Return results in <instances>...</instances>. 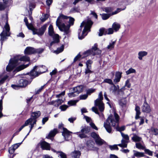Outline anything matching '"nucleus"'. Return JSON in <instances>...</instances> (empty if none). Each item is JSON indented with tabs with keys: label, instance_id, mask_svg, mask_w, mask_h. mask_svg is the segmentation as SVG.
<instances>
[{
	"label": "nucleus",
	"instance_id": "60",
	"mask_svg": "<svg viewBox=\"0 0 158 158\" xmlns=\"http://www.w3.org/2000/svg\"><path fill=\"white\" fill-rule=\"evenodd\" d=\"M95 90V89L91 88L88 89L87 91V94L88 95H90L91 93L94 92Z\"/></svg>",
	"mask_w": 158,
	"mask_h": 158
},
{
	"label": "nucleus",
	"instance_id": "57",
	"mask_svg": "<svg viewBox=\"0 0 158 158\" xmlns=\"http://www.w3.org/2000/svg\"><path fill=\"white\" fill-rule=\"evenodd\" d=\"M29 123L28 122V121H27V120L25 121L24 124L19 129L18 131H20L24 127L27 126Z\"/></svg>",
	"mask_w": 158,
	"mask_h": 158
},
{
	"label": "nucleus",
	"instance_id": "21",
	"mask_svg": "<svg viewBox=\"0 0 158 158\" xmlns=\"http://www.w3.org/2000/svg\"><path fill=\"white\" fill-rule=\"evenodd\" d=\"M94 143L91 140L87 141L86 142V144L89 149L93 150L94 148Z\"/></svg>",
	"mask_w": 158,
	"mask_h": 158
},
{
	"label": "nucleus",
	"instance_id": "63",
	"mask_svg": "<svg viewBox=\"0 0 158 158\" xmlns=\"http://www.w3.org/2000/svg\"><path fill=\"white\" fill-rule=\"evenodd\" d=\"M103 10L106 13L110 12L112 11V8L110 7H107L105 8Z\"/></svg>",
	"mask_w": 158,
	"mask_h": 158
},
{
	"label": "nucleus",
	"instance_id": "14",
	"mask_svg": "<svg viewBox=\"0 0 158 158\" xmlns=\"http://www.w3.org/2000/svg\"><path fill=\"white\" fill-rule=\"evenodd\" d=\"M92 55L93 56L95 55H100L102 52V51L98 48V45L95 44L92 47Z\"/></svg>",
	"mask_w": 158,
	"mask_h": 158
},
{
	"label": "nucleus",
	"instance_id": "52",
	"mask_svg": "<svg viewBox=\"0 0 158 158\" xmlns=\"http://www.w3.org/2000/svg\"><path fill=\"white\" fill-rule=\"evenodd\" d=\"M63 102V101L62 99H58L56 100V103L55 106H58L59 105L61 104Z\"/></svg>",
	"mask_w": 158,
	"mask_h": 158
},
{
	"label": "nucleus",
	"instance_id": "54",
	"mask_svg": "<svg viewBox=\"0 0 158 158\" xmlns=\"http://www.w3.org/2000/svg\"><path fill=\"white\" fill-rule=\"evenodd\" d=\"M57 152L59 153V155L61 158H67V156L64 153L61 151H58Z\"/></svg>",
	"mask_w": 158,
	"mask_h": 158
},
{
	"label": "nucleus",
	"instance_id": "1",
	"mask_svg": "<svg viewBox=\"0 0 158 158\" xmlns=\"http://www.w3.org/2000/svg\"><path fill=\"white\" fill-rule=\"evenodd\" d=\"M119 118V116L116 113H114V117L111 115L108 117L106 122H105L104 123V127L108 133H110L112 131L110 123H112V126L114 127H115L117 125L116 128L117 131H118L121 132L122 131L125 130V127L124 126H123L121 127H118Z\"/></svg>",
	"mask_w": 158,
	"mask_h": 158
},
{
	"label": "nucleus",
	"instance_id": "59",
	"mask_svg": "<svg viewBox=\"0 0 158 158\" xmlns=\"http://www.w3.org/2000/svg\"><path fill=\"white\" fill-rule=\"evenodd\" d=\"M68 106L66 105H63L61 106L59 108L61 109V110L64 111L66 110L68 108Z\"/></svg>",
	"mask_w": 158,
	"mask_h": 158
},
{
	"label": "nucleus",
	"instance_id": "15",
	"mask_svg": "<svg viewBox=\"0 0 158 158\" xmlns=\"http://www.w3.org/2000/svg\"><path fill=\"white\" fill-rule=\"evenodd\" d=\"M40 146L41 148L43 150H50V144L45 141H43L40 143Z\"/></svg>",
	"mask_w": 158,
	"mask_h": 158
},
{
	"label": "nucleus",
	"instance_id": "27",
	"mask_svg": "<svg viewBox=\"0 0 158 158\" xmlns=\"http://www.w3.org/2000/svg\"><path fill=\"white\" fill-rule=\"evenodd\" d=\"M83 86L82 85H80L77 86L76 87H74L73 89V90L74 91H76V92L78 94L80 93L83 91Z\"/></svg>",
	"mask_w": 158,
	"mask_h": 158
},
{
	"label": "nucleus",
	"instance_id": "58",
	"mask_svg": "<svg viewBox=\"0 0 158 158\" xmlns=\"http://www.w3.org/2000/svg\"><path fill=\"white\" fill-rule=\"evenodd\" d=\"M22 142L20 143H18L14 144L12 146V147L13 148L14 150H15L22 144Z\"/></svg>",
	"mask_w": 158,
	"mask_h": 158
},
{
	"label": "nucleus",
	"instance_id": "33",
	"mask_svg": "<svg viewBox=\"0 0 158 158\" xmlns=\"http://www.w3.org/2000/svg\"><path fill=\"white\" fill-rule=\"evenodd\" d=\"M48 34L50 36H52L54 34V32L52 26L50 24L48 27Z\"/></svg>",
	"mask_w": 158,
	"mask_h": 158
},
{
	"label": "nucleus",
	"instance_id": "56",
	"mask_svg": "<svg viewBox=\"0 0 158 158\" xmlns=\"http://www.w3.org/2000/svg\"><path fill=\"white\" fill-rule=\"evenodd\" d=\"M144 152L145 153L150 156H152L153 155V152L152 151L148 149H144Z\"/></svg>",
	"mask_w": 158,
	"mask_h": 158
},
{
	"label": "nucleus",
	"instance_id": "13",
	"mask_svg": "<svg viewBox=\"0 0 158 158\" xmlns=\"http://www.w3.org/2000/svg\"><path fill=\"white\" fill-rule=\"evenodd\" d=\"M142 111L143 112L149 113L151 111L150 106L147 103L146 99L142 106Z\"/></svg>",
	"mask_w": 158,
	"mask_h": 158
},
{
	"label": "nucleus",
	"instance_id": "32",
	"mask_svg": "<svg viewBox=\"0 0 158 158\" xmlns=\"http://www.w3.org/2000/svg\"><path fill=\"white\" fill-rule=\"evenodd\" d=\"M92 48L90 49H89L85 51L83 53V55H84V56L82 57V58L87 57L90 55H92Z\"/></svg>",
	"mask_w": 158,
	"mask_h": 158
},
{
	"label": "nucleus",
	"instance_id": "29",
	"mask_svg": "<svg viewBox=\"0 0 158 158\" xmlns=\"http://www.w3.org/2000/svg\"><path fill=\"white\" fill-rule=\"evenodd\" d=\"M59 35H56L53 37V40L52 41L50 44V46H51L55 43H58L59 42V40L58 38Z\"/></svg>",
	"mask_w": 158,
	"mask_h": 158
},
{
	"label": "nucleus",
	"instance_id": "25",
	"mask_svg": "<svg viewBox=\"0 0 158 158\" xmlns=\"http://www.w3.org/2000/svg\"><path fill=\"white\" fill-rule=\"evenodd\" d=\"M81 154V153L80 151L76 150L74 151L71 153L72 156L73 158H79Z\"/></svg>",
	"mask_w": 158,
	"mask_h": 158
},
{
	"label": "nucleus",
	"instance_id": "3",
	"mask_svg": "<svg viewBox=\"0 0 158 158\" xmlns=\"http://www.w3.org/2000/svg\"><path fill=\"white\" fill-rule=\"evenodd\" d=\"M29 60V57L27 56L21 57L19 56H15L10 60L9 64L6 66V69L7 71L10 72L18 65L21 61H28Z\"/></svg>",
	"mask_w": 158,
	"mask_h": 158
},
{
	"label": "nucleus",
	"instance_id": "37",
	"mask_svg": "<svg viewBox=\"0 0 158 158\" xmlns=\"http://www.w3.org/2000/svg\"><path fill=\"white\" fill-rule=\"evenodd\" d=\"M132 139L134 142H139L141 141V138L135 135L132 137Z\"/></svg>",
	"mask_w": 158,
	"mask_h": 158
},
{
	"label": "nucleus",
	"instance_id": "61",
	"mask_svg": "<svg viewBox=\"0 0 158 158\" xmlns=\"http://www.w3.org/2000/svg\"><path fill=\"white\" fill-rule=\"evenodd\" d=\"M93 63V61L90 60H87L86 63V67H91V66L89 65Z\"/></svg>",
	"mask_w": 158,
	"mask_h": 158
},
{
	"label": "nucleus",
	"instance_id": "2",
	"mask_svg": "<svg viewBox=\"0 0 158 158\" xmlns=\"http://www.w3.org/2000/svg\"><path fill=\"white\" fill-rule=\"evenodd\" d=\"M60 17L64 19H69V24L67 26H66L64 23L60 24V23L59 21V17H58L56 21V25L58 27L60 30L64 31V35H69L70 32L69 30L70 26L73 25L75 19L74 18L72 17L67 16L63 15H61Z\"/></svg>",
	"mask_w": 158,
	"mask_h": 158
},
{
	"label": "nucleus",
	"instance_id": "9",
	"mask_svg": "<svg viewBox=\"0 0 158 158\" xmlns=\"http://www.w3.org/2000/svg\"><path fill=\"white\" fill-rule=\"evenodd\" d=\"M63 126V124L62 123L60 124L59 125L58 128L60 129L62 127L63 131L62 132V135L66 140H68L69 138L71 136L70 133H72V132L68 131L66 128L64 127Z\"/></svg>",
	"mask_w": 158,
	"mask_h": 158
},
{
	"label": "nucleus",
	"instance_id": "16",
	"mask_svg": "<svg viewBox=\"0 0 158 158\" xmlns=\"http://www.w3.org/2000/svg\"><path fill=\"white\" fill-rule=\"evenodd\" d=\"M25 54L30 55L35 54V48L31 47H27L24 51Z\"/></svg>",
	"mask_w": 158,
	"mask_h": 158
},
{
	"label": "nucleus",
	"instance_id": "10",
	"mask_svg": "<svg viewBox=\"0 0 158 158\" xmlns=\"http://www.w3.org/2000/svg\"><path fill=\"white\" fill-rule=\"evenodd\" d=\"M41 115V112L39 111H36L35 112L31 113V117L27 120L30 123L33 121H34V123L36 122V119L39 118Z\"/></svg>",
	"mask_w": 158,
	"mask_h": 158
},
{
	"label": "nucleus",
	"instance_id": "5",
	"mask_svg": "<svg viewBox=\"0 0 158 158\" xmlns=\"http://www.w3.org/2000/svg\"><path fill=\"white\" fill-rule=\"evenodd\" d=\"M47 70L45 66H35L30 72V75L34 77L38 76L39 75L45 73Z\"/></svg>",
	"mask_w": 158,
	"mask_h": 158
},
{
	"label": "nucleus",
	"instance_id": "23",
	"mask_svg": "<svg viewBox=\"0 0 158 158\" xmlns=\"http://www.w3.org/2000/svg\"><path fill=\"white\" fill-rule=\"evenodd\" d=\"M133 152L134 153V155L138 158L145 156V155L143 152H140L135 150L133 151Z\"/></svg>",
	"mask_w": 158,
	"mask_h": 158
},
{
	"label": "nucleus",
	"instance_id": "19",
	"mask_svg": "<svg viewBox=\"0 0 158 158\" xmlns=\"http://www.w3.org/2000/svg\"><path fill=\"white\" fill-rule=\"evenodd\" d=\"M57 133V130L54 129L53 130L51 131L47 136H46V138L48 139H51V138L54 137Z\"/></svg>",
	"mask_w": 158,
	"mask_h": 158
},
{
	"label": "nucleus",
	"instance_id": "38",
	"mask_svg": "<svg viewBox=\"0 0 158 158\" xmlns=\"http://www.w3.org/2000/svg\"><path fill=\"white\" fill-rule=\"evenodd\" d=\"M44 51V49L43 48H35V53H38L39 54H41Z\"/></svg>",
	"mask_w": 158,
	"mask_h": 158
},
{
	"label": "nucleus",
	"instance_id": "46",
	"mask_svg": "<svg viewBox=\"0 0 158 158\" xmlns=\"http://www.w3.org/2000/svg\"><path fill=\"white\" fill-rule=\"evenodd\" d=\"M47 83L45 84H44V85L42 86L39 89H37L36 90H35V93L36 94H39L42 90L45 88V86L47 84Z\"/></svg>",
	"mask_w": 158,
	"mask_h": 158
},
{
	"label": "nucleus",
	"instance_id": "7",
	"mask_svg": "<svg viewBox=\"0 0 158 158\" xmlns=\"http://www.w3.org/2000/svg\"><path fill=\"white\" fill-rule=\"evenodd\" d=\"M90 130V127L88 126H85L82 127L80 132H77L75 133L77 134L81 139L86 138L87 136L85 134L89 133Z\"/></svg>",
	"mask_w": 158,
	"mask_h": 158
},
{
	"label": "nucleus",
	"instance_id": "48",
	"mask_svg": "<svg viewBox=\"0 0 158 158\" xmlns=\"http://www.w3.org/2000/svg\"><path fill=\"white\" fill-rule=\"evenodd\" d=\"M135 70L132 68L129 69L127 71H126L127 74L128 75L131 73H135Z\"/></svg>",
	"mask_w": 158,
	"mask_h": 158
},
{
	"label": "nucleus",
	"instance_id": "11",
	"mask_svg": "<svg viewBox=\"0 0 158 158\" xmlns=\"http://www.w3.org/2000/svg\"><path fill=\"white\" fill-rule=\"evenodd\" d=\"M32 77V76L31 77L30 79L28 80H27L24 79H21L19 80L17 84H19V86L21 87H25L31 83L32 79L34 78V77Z\"/></svg>",
	"mask_w": 158,
	"mask_h": 158
},
{
	"label": "nucleus",
	"instance_id": "30",
	"mask_svg": "<svg viewBox=\"0 0 158 158\" xmlns=\"http://www.w3.org/2000/svg\"><path fill=\"white\" fill-rule=\"evenodd\" d=\"M120 25L117 23L115 22L112 25V27L113 29L115 31H117L120 28Z\"/></svg>",
	"mask_w": 158,
	"mask_h": 158
},
{
	"label": "nucleus",
	"instance_id": "49",
	"mask_svg": "<svg viewBox=\"0 0 158 158\" xmlns=\"http://www.w3.org/2000/svg\"><path fill=\"white\" fill-rule=\"evenodd\" d=\"M103 82V83H108L110 84V85H113V81H112L111 79H105Z\"/></svg>",
	"mask_w": 158,
	"mask_h": 158
},
{
	"label": "nucleus",
	"instance_id": "45",
	"mask_svg": "<svg viewBox=\"0 0 158 158\" xmlns=\"http://www.w3.org/2000/svg\"><path fill=\"white\" fill-rule=\"evenodd\" d=\"M91 67H86L85 69V74H89L92 73L93 72L91 70Z\"/></svg>",
	"mask_w": 158,
	"mask_h": 158
},
{
	"label": "nucleus",
	"instance_id": "64",
	"mask_svg": "<svg viewBox=\"0 0 158 158\" xmlns=\"http://www.w3.org/2000/svg\"><path fill=\"white\" fill-rule=\"evenodd\" d=\"M81 57V55L79 53L77 56H75L73 60V62H75L78 60Z\"/></svg>",
	"mask_w": 158,
	"mask_h": 158
},
{
	"label": "nucleus",
	"instance_id": "35",
	"mask_svg": "<svg viewBox=\"0 0 158 158\" xmlns=\"http://www.w3.org/2000/svg\"><path fill=\"white\" fill-rule=\"evenodd\" d=\"M103 99L102 92H101L99 94L98 98L96 99L94 102H102V100Z\"/></svg>",
	"mask_w": 158,
	"mask_h": 158
},
{
	"label": "nucleus",
	"instance_id": "26",
	"mask_svg": "<svg viewBox=\"0 0 158 158\" xmlns=\"http://www.w3.org/2000/svg\"><path fill=\"white\" fill-rule=\"evenodd\" d=\"M140 108L139 106H135V110L136 112L135 118L136 119H138L140 118L139 115L140 114Z\"/></svg>",
	"mask_w": 158,
	"mask_h": 158
},
{
	"label": "nucleus",
	"instance_id": "50",
	"mask_svg": "<svg viewBox=\"0 0 158 158\" xmlns=\"http://www.w3.org/2000/svg\"><path fill=\"white\" fill-rule=\"evenodd\" d=\"M151 130L154 135H158V129L152 127L151 128Z\"/></svg>",
	"mask_w": 158,
	"mask_h": 158
},
{
	"label": "nucleus",
	"instance_id": "24",
	"mask_svg": "<svg viewBox=\"0 0 158 158\" xmlns=\"http://www.w3.org/2000/svg\"><path fill=\"white\" fill-rule=\"evenodd\" d=\"M116 42V40L114 41H111L109 43V44L106 47L110 51L113 49Z\"/></svg>",
	"mask_w": 158,
	"mask_h": 158
},
{
	"label": "nucleus",
	"instance_id": "39",
	"mask_svg": "<svg viewBox=\"0 0 158 158\" xmlns=\"http://www.w3.org/2000/svg\"><path fill=\"white\" fill-rule=\"evenodd\" d=\"M136 147L139 149L143 150L145 147L142 145L140 143H137L135 144Z\"/></svg>",
	"mask_w": 158,
	"mask_h": 158
},
{
	"label": "nucleus",
	"instance_id": "12",
	"mask_svg": "<svg viewBox=\"0 0 158 158\" xmlns=\"http://www.w3.org/2000/svg\"><path fill=\"white\" fill-rule=\"evenodd\" d=\"M47 26V25L45 24L39 29H35V31H33V34H37L39 36L43 35L46 30Z\"/></svg>",
	"mask_w": 158,
	"mask_h": 158
},
{
	"label": "nucleus",
	"instance_id": "17",
	"mask_svg": "<svg viewBox=\"0 0 158 158\" xmlns=\"http://www.w3.org/2000/svg\"><path fill=\"white\" fill-rule=\"evenodd\" d=\"M122 73L120 72H116L115 74V77L114 80V82L116 84L119 82L122 77Z\"/></svg>",
	"mask_w": 158,
	"mask_h": 158
},
{
	"label": "nucleus",
	"instance_id": "41",
	"mask_svg": "<svg viewBox=\"0 0 158 158\" xmlns=\"http://www.w3.org/2000/svg\"><path fill=\"white\" fill-rule=\"evenodd\" d=\"M79 10L78 7H75L73 8H71L70 11V13H73L75 12H79Z\"/></svg>",
	"mask_w": 158,
	"mask_h": 158
},
{
	"label": "nucleus",
	"instance_id": "40",
	"mask_svg": "<svg viewBox=\"0 0 158 158\" xmlns=\"http://www.w3.org/2000/svg\"><path fill=\"white\" fill-rule=\"evenodd\" d=\"M64 49V46L62 45L60 47L58 48L56 50L54 51V52L58 54L62 52Z\"/></svg>",
	"mask_w": 158,
	"mask_h": 158
},
{
	"label": "nucleus",
	"instance_id": "31",
	"mask_svg": "<svg viewBox=\"0 0 158 158\" xmlns=\"http://www.w3.org/2000/svg\"><path fill=\"white\" fill-rule=\"evenodd\" d=\"M119 105L122 107L125 106L127 100L126 98H123L121 99L119 102Z\"/></svg>",
	"mask_w": 158,
	"mask_h": 158
},
{
	"label": "nucleus",
	"instance_id": "62",
	"mask_svg": "<svg viewBox=\"0 0 158 158\" xmlns=\"http://www.w3.org/2000/svg\"><path fill=\"white\" fill-rule=\"evenodd\" d=\"M131 84L130 83V80L129 79H128L126 81L125 84L124 86H125V87L126 86L128 88H130L131 87Z\"/></svg>",
	"mask_w": 158,
	"mask_h": 158
},
{
	"label": "nucleus",
	"instance_id": "18",
	"mask_svg": "<svg viewBox=\"0 0 158 158\" xmlns=\"http://www.w3.org/2000/svg\"><path fill=\"white\" fill-rule=\"evenodd\" d=\"M95 106L98 107L99 110L101 112L104 110V104L102 102H94Z\"/></svg>",
	"mask_w": 158,
	"mask_h": 158
},
{
	"label": "nucleus",
	"instance_id": "47",
	"mask_svg": "<svg viewBox=\"0 0 158 158\" xmlns=\"http://www.w3.org/2000/svg\"><path fill=\"white\" fill-rule=\"evenodd\" d=\"M91 136L95 140L99 137L98 135L96 134V133L94 132H92L91 134Z\"/></svg>",
	"mask_w": 158,
	"mask_h": 158
},
{
	"label": "nucleus",
	"instance_id": "20",
	"mask_svg": "<svg viewBox=\"0 0 158 158\" xmlns=\"http://www.w3.org/2000/svg\"><path fill=\"white\" fill-rule=\"evenodd\" d=\"M113 86H112L110 88V90H112V92L114 94H116L117 92V94H118L119 86L118 85L116 86L114 84L112 85Z\"/></svg>",
	"mask_w": 158,
	"mask_h": 158
},
{
	"label": "nucleus",
	"instance_id": "28",
	"mask_svg": "<svg viewBox=\"0 0 158 158\" xmlns=\"http://www.w3.org/2000/svg\"><path fill=\"white\" fill-rule=\"evenodd\" d=\"M29 64L26 65L23 64L20 65L16 68L15 70L17 72L20 71L27 67L29 65Z\"/></svg>",
	"mask_w": 158,
	"mask_h": 158
},
{
	"label": "nucleus",
	"instance_id": "51",
	"mask_svg": "<svg viewBox=\"0 0 158 158\" xmlns=\"http://www.w3.org/2000/svg\"><path fill=\"white\" fill-rule=\"evenodd\" d=\"M26 26L29 29L32 30L33 32L34 31H35V29L34 27L31 24L28 23Z\"/></svg>",
	"mask_w": 158,
	"mask_h": 158
},
{
	"label": "nucleus",
	"instance_id": "43",
	"mask_svg": "<svg viewBox=\"0 0 158 158\" xmlns=\"http://www.w3.org/2000/svg\"><path fill=\"white\" fill-rule=\"evenodd\" d=\"M99 33H98V35L99 36H102L103 34H106V31L105 30V29L104 28H101L99 30Z\"/></svg>",
	"mask_w": 158,
	"mask_h": 158
},
{
	"label": "nucleus",
	"instance_id": "4",
	"mask_svg": "<svg viewBox=\"0 0 158 158\" xmlns=\"http://www.w3.org/2000/svg\"><path fill=\"white\" fill-rule=\"evenodd\" d=\"M93 22L90 19H88L87 21H83L80 26V28L78 31V38L82 40L87 35V31H90V29Z\"/></svg>",
	"mask_w": 158,
	"mask_h": 158
},
{
	"label": "nucleus",
	"instance_id": "55",
	"mask_svg": "<svg viewBox=\"0 0 158 158\" xmlns=\"http://www.w3.org/2000/svg\"><path fill=\"white\" fill-rule=\"evenodd\" d=\"M109 148L111 150H118V148L117 147V145H109Z\"/></svg>",
	"mask_w": 158,
	"mask_h": 158
},
{
	"label": "nucleus",
	"instance_id": "36",
	"mask_svg": "<svg viewBox=\"0 0 158 158\" xmlns=\"http://www.w3.org/2000/svg\"><path fill=\"white\" fill-rule=\"evenodd\" d=\"M100 15L101 16L102 19L103 20L107 19L111 15L110 14L105 13L100 14Z\"/></svg>",
	"mask_w": 158,
	"mask_h": 158
},
{
	"label": "nucleus",
	"instance_id": "42",
	"mask_svg": "<svg viewBox=\"0 0 158 158\" xmlns=\"http://www.w3.org/2000/svg\"><path fill=\"white\" fill-rule=\"evenodd\" d=\"M73 92L69 93L68 94L70 98L74 97L76 96H77L78 94V93L76 92V91H74L73 90Z\"/></svg>",
	"mask_w": 158,
	"mask_h": 158
},
{
	"label": "nucleus",
	"instance_id": "6",
	"mask_svg": "<svg viewBox=\"0 0 158 158\" xmlns=\"http://www.w3.org/2000/svg\"><path fill=\"white\" fill-rule=\"evenodd\" d=\"M6 17V22L5 25L4 26L5 29L3 30L2 32L0 34L1 40V44H2V41H4L7 39V37L10 36V27L8 22V15L7 14L5 15Z\"/></svg>",
	"mask_w": 158,
	"mask_h": 158
},
{
	"label": "nucleus",
	"instance_id": "22",
	"mask_svg": "<svg viewBox=\"0 0 158 158\" xmlns=\"http://www.w3.org/2000/svg\"><path fill=\"white\" fill-rule=\"evenodd\" d=\"M148 52H147L144 51H140L138 53V58L140 60H142L143 57L144 56L147 55Z\"/></svg>",
	"mask_w": 158,
	"mask_h": 158
},
{
	"label": "nucleus",
	"instance_id": "44",
	"mask_svg": "<svg viewBox=\"0 0 158 158\" xmlns=\"http://www.w3.org/2000/svg\"><path fill=\"white\" fill-rule=\"evenodd\" d=\"M126 7H125L123 9H122L121 8H118L116 9V10L114 12H113L110 15H113L116 14L118 13V12H120L121 10H124L126 9Z\"/></svg>",
	"mask_w": 158,
	"mask_h": 158
},
{
	"label": "nucleus",
	"instance_id": "34",
	"mask_svg": "<svg viewBox=\"0 0 158 158\" xmlns=\"http://www.w3.org/2000/svg\"><path fill=\"white\" fill-rule=\"evenodd\" d=\"M95 142L96 143L99 145H101L103 144L105 142V141L101 139L100 137H99L98 139H97L96 140H95Z\"/></svg>",
	"mask_w": 158,
	"mask_h": 158
},
{
	"label": "nucleus",
	"instance_id": "53",
	"mask_svg": "<svg viewBox=\"0 0 158 158\" xmlns=\"http://www.w3.org/2000/svg\"><path fill=\"white\" fill-rule=\"evenodd\" d=\"M2 99H1L0 100V118H1L3 116L2 113Z\"/></svg>",
	"mask_w": 158,
	"mask_h": 158
},
{
	"label": "nucleus",
	"instance_id": "8",
	"mask_svg": "<svg viewBox=\"0 0 158 158\" xmlns=\"http://www.w3.org/2000/svg\"><path fill=\"white\" fill-rule=\"evenodd\" d=\"M121 134L123 139L121 140V143L118 145L122 148H126L127 147V144L129 142V137L127 135L125 134L122 132H121Z\"/></svg>",
	"mask_w": 158,
	"mask_h": 158
}]
</instances>
